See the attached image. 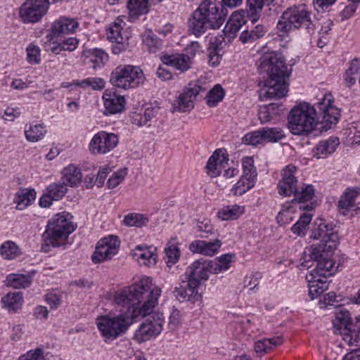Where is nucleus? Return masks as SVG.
Here are the masks:
<instances>
[{
  "instance_id": "1",
  "label": "nucleus",
  "mask_w": 360,
  "mask_h": 360,
  "mask_svg": "<svg viewBox=\"0 0 360 360\" xmlns=\"http://www.w3.org/2000/svg\"><path fill=\"white\" fill-rule=\"evenodd\" d=\"M152 285V279L144 276L115 292L114 302L122 308L120 309L122 313L114 317L101 316L97 326L104 338L115 339L122 335L136 318L144 317L153 311L162 290Z\"/></svg>"
},
{
  "instance_id": "2",
  "label": "nucleus",
  "mask_w": 360,
  "mask_h": 360,
  "mask_svg": "<svg viewBox=\"0 0 360 360\" xmlns=\"http://www.w3.org/2000/svg\"><path fill=\"white\" fill-rule=\"evenodd\" d=\"M334 229L335 226L333 224H326L323 219L315 221L311 238L320 240V243L311 247L309 254V259H304L300 264L302 267L309 268L311 266L309 264L311 260L316 262H317L316 272L321 275L324 274L323 271H328L334 267L335 262L331 257L339 240L338 235Z\"/></svg>"
},
{
  "instance_id": "3",
  "label": "nucleus",
  "mask_w": 360,
  "mask_h": 360,
  "mask_svg": "<svg viewBox=\"0 0 360 360\" xmlns=\"http://www.w3.org/2000/svg\"><path fill=\"white\" fill-rule=\"evenodd\" d=\"M257 65L260 73L268 75L266 86L274 90H288L291 69H288L281 53L274 51L264 52L257 60Z\"/></svg>"
},
{
  "instance_id": "4",
  "label": "nucleus",
  "mask_w": 360,
  "mask_h": 360,
  "mask_svg": "<svg viewBox=\"0 0 360 360\" xmlns=\"http://www.w3.org/2000/svg\"><path fill=\"white\" fill-rule=\"evenodd\" d=\"M287 119L288 127L292 134L304 135L312 131L319 117L314 106L302 103L290 110Z\"/></svg>"
},
{
  "instance_id": "5",
  "label": "nucleus",
  "mask_w": 360,
  "mask_h": 360,
  "mask_svg": "<svg viewBox=\"0 0 360 360\" xmlns=\"http://www.w3.org/2000/svg\"><path fill=\"white\" fill-rule=\"evenodd\" d=\"M304 29L307 33H314L316 25L311 19V13L304 4L288 8L277 23L278 30L288 32L291 30Z\"/></svg>"
},
{
  "instance_id": "6",
  "label": "nucleus",
  "mask_w": 360,
  "mask_h": 360,
  "mask_svg": "<svg viewBox=\"0 0 360 360\" xmlns=\"http://www.w3.org/2000/svg\"><path fill=\"white\" fill-rule=\"evenodd\" d=\"M146 78L143 70L138 66H119L112 72L110 83L120 89H136L143 84Z\"/></svg>"
},
{
  "instance_id": "7",
  "label": "nucleus",
  "mask_w": 360,
  "mask_h": 360,
  "mask_svg": "<svg viewBox=\"0 0 360 360\" xmlns=\"http://www.w3.org/2000/svg\"><path fill=\"white\" fill-rule=\"evenodd\" d=\"M335 333L342 336L343 340L349 345L358 342L360 334V316L353 322L347 310H340L335 314L333 321Z\"/></svg>"
},
{
  "instance_id": "8",
  "label": "nucleus",
  "mask_w": 360,
  "mask_h": 360,
  "mask_svg": "<svg viewBox=\"0 0 360 360\" xmlns=\"http://www.w3.org/2000/svg\"><path fill=\"white\" fill-rule=\"evenodd\" d=\"M73 216L67 212H63L54 215L49 221L46 227V236L58 240H65L76 226L72 221Z\"/></svg>"
},
{
  "instance_id": "9",
  "label": "nucleus",
  "mask_w": 360,
  "mask_h": 360,
  "mask_svg": "<svg viewBox=\"0 0 360 360\" xmlns=\"http://www.w3.org/2000/svg\"><path fill=\"white\" fill-rule=\"evenodd\" d=\"M205 18L211 29H219L227 15L226 8L219 0H203L196 9Z\"/></svg>"
},
{
  "instance_id": "10",
  "label": "nucleus",
  "mask_w": 360,
  "mask_h": 360,
  "mask_svg": "<svg viewBox=\"0 0 360 360\" xmlns=\"http://www.w3.org/2000/svg\"><path fill=\"white\" fill-rule=\"evenodd\" d=\"M143 322L134 333V340L139 342H146L153 338H155L162 330L165 317L162 313L158 312L152 315Z\"/></svg>"
},
{
  "instance_id": "11",
  "label": "nucleus",
  "mask_w": 360,
  "mask_h": 360,
  "mask_svg": "<svg viewBox=\"0 0 360 360\" xmlns=\"http://www.w3.org/2000/svg\"><path fill=\"white\" fill-rule=\"evenodd\" d=\"M120 246L119 237L115 235H109L100 239L96 246V249L91 255V260L94 264L104 262L110 260L117 254Z\"/></svg>"
},
{
  "instance_id": "12",
  "label": "nucleus",
  "mask_w": 360,
  "mask_h": 360,
  "mask_svg": "<svg viewBox=\"0 0 360 360\" xmlns=\"http://www.w3.org/2000/svg\"><path fill=\"white\" fill-rule=\"evenodd\" d=\"M49 2L46 0H26L19 8V16L24 23L39 22L47 13Z\"/></svg>"
},
{
  "instance_id": "13",
  "label": "nucleus",
  "mask_w": 360,
  "mask_h": 360,
  "mask_svg": "<svg viewBox=\"0 0 360 360\" xmlns=\"http://www.w3.org/2000/svg\"><path fill=\"white\" fill-rule=\"evenodd\" d=\"M119 143V137L114 133L101 131L90 141L89 148L91 153L105 154L114 149Z\"/></svg>"
},
{
  "instance_id": "14",
  "label": "nucleus",
  "mask_w": 360,
  "mask_h": 360,
  "mask_svg": "<svg viewBox=\"0 0 360 360\" xmlns=\"http://www.w3.org/2000/svg\"><path fill=\"white\" fill-rule=\"evenodd\" d=\"M78 26L79 23L75 19L60 17L52 23L49 32L46 36L47 41L51 42L66 34H72Z\"/></svg>"
},
{
  "instance_id": "15",
  "label": "nucleus",
  "mask_w": 360,
  "mask_h": 360,
  "mask_svg": "<svg viewBox=\"0 0 360 360\" xmlns=\"http://www.w3.org/2000/svg\"><path fill=\"white\" fill-rule=\"evenodd\" d=\"M317 108L320 112H317L319 120L318 119L316 120V125L318 122H320L325 130H328L336 125L340 117V110L339 108L331 105L330 100H328L327 104L325 103L324 101L319 102Z\"/></svg>"
},
{
  "instance_id": "16",
  "label": "nucleus",
  "mask_w": 360,
  "mask_h": 360,
  "mask_svg": "<svg viewBox=\"0 0 360 360\" xmlns=\"http://www.w3.org/2000/svg\"><path fill=\"white\" fill-rule=\"evenodd\" d=\"M188 281H182L179 287H176L173 293L176 298L180 302L190 301L195 302L201 298L198 292L199 282L195 279L187 278Z\"/></svg>"
},
{
  "instance_id": "17",
  "label": "nucleus",
  "mask_w": 360,
  "mask_h": 360,
  "mask_svg": "<svg viewBox=\"0 0 360 360\" xmlns=\"http://www.w3.org/2000/svg\"><path fill=\"white\" fill-rule=\"evenodd\" d=\"M296 167L289 165L282 171V179L279 181L277 188L278 193L283 196H290L297 188V179L295 176Z\"/></svg>"
},
{
  "instance_id": "18",
  "label": "nucleus",
  "mask_w": 360,
  "mask_h": 360,
  "mask_svg": "<svg viewBox=\"0 0 360 360\" xmlns=\"http://www.w3.org/2000/svg\"><path fill=\"white\" fill-rule=\"evenodd\" d=\"M212 274L211 260L203 259L194 261L186 269V278L195 279L200 285L201 281H207Z\"/></svg>"
},
{
  "instance_id": "19",
  "label": "nucleus",
  "mask_w": 360,
  "mask_h": 360,
  "mask_svg": "<svg viewBox=\"0 0 360 360\" xmlns=\"http://www.w3.org/2000/svg\"><path fill=\"white\" fill-rule=\"evenodd\" d=\"M221 245V240L218 238L210 240H195L189 244L188 249L193 253L212 257L218 252Z\"/></svg>"
},
{
  "instance_id": "20",
  "label": "nucleus",
  "mask_w": 360,
  "mask_h": 360,
  "mask_svg": "<svg viewBox=\"0 0 360 360\" xmlns=\"http://www.w3.org/2000/svg\"><path fill=\"white\" fill-rule=\"evenodd\" d=\"M229 158L227 154L223 149H217L212 156L208 159L206 165L207 174L213 177L220 175L221 170L228 164Z\"/></svg>"
},
{
  "instance_id": "21",
  "label": "nucleus",
  "mask_w": 360,
  "mask_h": 360,
  "mask_svg": "<svg viewBox=\"0 0 360 360\" xmlns=\"http://www.w3.org/2000/svg\"><path fill=\"white\" fill-rule=\"evenodd\" d=\"M117 91H105L103 95L105 115L122 112L125 109L126 100L123 96L117 95Z\"/></svg>"
},
{
  "instance_id": "22",
  "label": "nucleus",
  "mask_w": 360,
  "mask_h": 360,
  "mask_svg": "<svg viewBox=\"0 0 360 360\" xmlns=\"http://www.w3.org/2000/svg\"><path fill=\"white\" fill-rule=\"evenodd\" d=\"M333 267L331 268L330 270H326L323 271L324 274L323 275L319 274L316 272L317 271V266L316 268L309 274L306 276V279L309 283V295L311 297V300H314L315 297H319L320 295H321L325 290L328 289V284L326 281H323L321 280L320 278L316 279L315 274L319 276H323L326 277V273H329V274H331L330 273L333 271Z\"/></svg>"
},
{
  "instance_id": "23",
  "label": "nucleus",
  "mask_w": 360,
  "mask_h": 360,
  "mask_svg": "<svg viewBox=\"0 0 360 360\" xmlns=\"http://www.w3.org/2000/svg\"><path fill=\"white\" fill-rule=\"evenodd\" d=\"M105 82L99 77H89L84 79L72 80L71 82H64L61 84L63 89H91L92 90H101L105 87Z\"/></svg>"
},
{
  "instance_id": "24",
  "label": "nucleus",
  "mask_w": 360,
  "mask_h": 360,
  "mask_svg": "<svg viewBox=\"0 0 360 360\" xmlns=\"http://www.w3.org/2000/svg\"><path fill=\"white\" fill-rule=\"evenodd\" d=\"M245 22V11L243 10L233 12L222 31L224 37L229 39L234 37L236 33L239 31Z\"/></svg>"
},
{
  "instance_id": "25",
  "label": "nucleus",
  "mask_w": 360,
  "mask_h": 360,
  "mask_svg": "<svg viewBox=\"0 0 360 360\" xmlns=\"http://www.w3.org/2000/svg\"><path fill=\"white\" fill-rule=\"evenodd\" d=\"M158 111L159 107L150 105L139 112H133L130 115L131 124L138 127L146 126L157 116Z\"/></svg>"
},
{
  "instance_id": "26",
  "label": "nucleus",
  "mask_w": 360,
  "mask_h": 360,
  "mask_svg": "<svg viewBox=\"0 0 360 360\" xmlns=\"http://www.w3.org/2000/svg\"><path fill=\"white\" fill-rule=\"evenodd\" d=\"M339 145L340 140L337 136H330L328 139L322 140L314 149V156L317 158H324L334 153Z\"/></svg>"
},
{
  "instance_id": "27",
  "label": "nucleus",
  "mask_w": 360,
  "mask_h": 360,
  "mask_svg": "<svg viewBox=\"0 0 360 360\" xmlns=\"http://www.w3.org/2000/svg\"><path fill=\"white\" fill-rule=\"evenodd\" d=\"M162 61L181 72L188 70L191 64L190 57L185 54L166 55L162 57Z\"/></svg>"
},
{
  "instance_id": "28",
  "label": "nucleus",
  "mask_w": 360,
  "mask_h": 360,
  "mask_svg": "<svg viewBox=\"0 0 360 360\" xmlns=\"http://www.w3.org/2000/svg\"><path fill=\"white\" fill-rule=\"evenodd\" d=\"M225 44V38L222 35L216 37L214 41L211 42L207 50L210 65L217 66L219 64L222 56V49Z\"/></svg>"
},
{
  "instance_id": "29",
  "label": "nucleus",
  "mask_w": 360,
  "mask_h": 360,
  "mask_svg": "<svg viewBox=\"0 0 360 360\" xmlns=\"http://www.w3.org/2000/svg\"><path fill=\"white\" fill-rule=\"evenodd\" d=\"M194 91H184L172 103L171 111L185 112H189L194 108L192 96Z\"/></svg>"
},
{
  "instance_id": "30",
  "label": "nucleus",
  "mask_w": 360,
  "mask_h": 360,
  "mask_svg": "<svg viewBox=\"0 0 360 360\" xmlns=\"http://www.w3.org/2000/svg\"><path fill=\"white\" fill-rule=\"evenodd\" d=\"M84 56L85 63L91 64L94 69L103 66L108 60V55L100 49L87 50L84 52Z\"/></svg>"
},
{
  "instance_id": "31",
  "label": "nucleus",
  "mask_w": 360,
  "mask_h": 360,
  "mask_svg": "<svg viewBox=\"0 0 360 360\" xmlns=\"http://www.w3.org/2000/svg\"><path fill=\"white\" fill-rule=\"evenodd\" d=\"M188 27L192 33L196 37L201 36L208 27L210 28L207 20L198 10L193 12L191 18L189 19Z\"/></svg>"
},
{
  "instance_id": "32",
  "label": "nucleus",
  "mask_w": 360,
  "mask_h": 360,
  "mask_svg": "<svg viewBox=\"0 0 360 360\" xmlns=\"http://www.w3.org/2000/svg\"><path fill=\"white\" fill-rule=\"evenodd\" d=\"M36 198L34 189H20L15 194L13 202L16 204V209L23 210L32 204Z\"/></svg>"
},
{
  "instance_id": "33",
  "label": "nucleus",
  "mask_w": 360,
  "mask_h": 360,
  "mask_svg": "<svg viewBox=\"0 0 360 360\" xmlns=\"http://www.w3.org/2000/svg\"><path fill=\"white\" fill-rule=\"evenodd\" d=\"M34 274V271L30 274H11L6 277L7 285L16 289L28 288Z\"/></svg>"
},
{
  "instance_id": "34",
  "label": "nucleus",
  "mask_w": 360,
  "mask_h": 360,
  "mask_svg": "<svg viewBox=\"0 0 360 360\" xmlns=\"http://www.w3.org/2000/svg\"><path fill=\"white\" fill-rule=\"evenodd\" d=\"M274 0H246V11L248 15L252 22L258 20L264 5L271 4Z\"/></svg>"
},
{
  "instance_id": "35",
  "label": "nucleus",
  "mask_w": 360,
  "mask_h": 360,
  "mask_svg": "<svg viewBox=\"0 0 360 360\" xmlns=\"http://www.w3.org/2000/svg\"><path fill=\"white\" fill-rule=\"evenodd\" d=\"M62 174L65 181L63 183L70 187L76 186L80 184L82 178L80 169L72 164L65 167L62 171Z\"/></svg>"
},
{
  "instance_id": "36",
  "label": "nucleus",
  "mask_w": 360,
  "mask_h": 360,
  "mask_svg": "<svg viewBox=\"0 0 360 360\" xmlns=\"http://www.w3.org/2000/svg\"><path fill=\"white\" fill-rule=\"evenodd\" d=\"M283 343L282 338L280 336L271 338H264L258 340L255 343V351L258 356H262L269 352L273 347L281 345Z\"/></svg>"
},
{
  "instance_id": "37",
  "label": "nucleus",
  "mask_w": 360,
  "mask_h": 360,
  "mask_svg": "<svg viewBox=\"0 0 360 360\" xmlns=\"http://www.w3.org/2000/svg\"><path fill=\"white\" fill-rule=\"evenodd\" d=\"M151 247L137 245L135 248L134 255L137 257L138 261L143 265L150 266L156 264L157 255L151 250Z\"/></svg>"
},
{
  "instance_id": "38",
  "label": "nucleus",
  "mask_w": 360,
  "mask_h": 360,
  "mask_svg": "<svg viewBox=\"0 0 360 360\" xmlns=\"http://www.w3.org/2000/svg\"><path fill=\"white\" fill-rule=\"evenodd\" d=\"M360 193V188H347L345 193L340 197L338 202V207L342 212L343 214H346V212L352 207L354 206L355 198Z\"/></svg>"
},
{
  "instance_id": "39",
  "label": "nucleus",
  "mask_w": 360,
  "mask_h": 360,
  "mask_svg": "<svg viewBox=\"0 0 360 360\" xmlns=\"http://www.w3.org/2000/svg\"><path fill=\"white\" fill-rule=\"evenodd\" d=\"M266 32V28L262 25H257L252 30L243 31L239 37V40L243 44H251L262 38Z\"/></svg>"
},
{
  "instance_id": "40",
  "label": "nucleus",
  "mask_w": 360,
  "mask_h": 360,
  "mask_svg": "<svg viewBox=\"0 0 360 360\" xmlns=\"http://www.w3.org/2000/svg\"><path fill=\"white\" fill-rule=\"evenodd\" d=\"M22 302L23 297L21 292L8 293L1 299L4 307L12 312H15L20 309Z\"/></svg>"
},
{
  "instance_id": "41",
  "label": "nucleus",
  "mask_w": 360,
  "mask_h": 360,
  "mask_svg": "<svg viewBox=\"0 0 360 360\" xmlns=\"http://www.w3.org/2000/svg\"><path fill=\"white\" fill-rule=\"evenodd\" d=\"M127 8L129 17L136 18L148 12V0H128Z\"/></svg>"
},
{
  "instance_id": "42",
  "label": "nucleus",
  "mask_w": 360,
  "mask_h": 360,
  "mask_svg": "<svg viewBox=\"0 0 360 360\" xmlns=\"http://www.w3.org/2000/svg\"><path fill=\"white\" fill-rule=\"evenodd\" d=\"M234 258V254L227 253L217 257L214 260H211L212 274H217L228 270L231 263L233 262Z\"/></svg>"
},
{
  "instance_id": "43",
  "label": "nucleus",
  "mask_w": 360,
  "mask_h": 360,
  "mask_svg": "<svg viewBox=\"0 0 360 360\" xmlns=\"http://www.w3.org/2000/svg\"><path fill=\"white\" fill-rule=\"evenodd\" d=\"M123 21L117 18L116 20L110 25L106 30V37L108 40L111 42L122 44L123 37L122 35Z\"/></svg>"
},
{
  "instance_id": "44",
  "label": "nucleus",
  "mask_w": 360,
  "mask_h": 360,
  "mask_svg": "<svg viewBox=\"0 0 360 360\" xmlns=\"http://www.w3.org/2000/svg\"><path fill=\"white\" fill-rule=\"evenodd\" d=\"M315 189L311 184L304 185L300 190L297 188L292 193L294 198L291 200L292 203H302L311 200L314 196Z\"/></svg>"
},
{
  "instance_id": "45",
  "label": "nucleus",
  "mask_w": 360,
  "mask_h": 360,
  "mask_svg": "<svg viewBox=\"0 0 360 360\" xmlns=\"http://www.w3.org/2000/svg\"><path fill=\"white\" fill-rule=\"evenodd\" d=\"M0 255L4 259L11 260L19 257L21 255V251L15 243L7 240L1 244Z\"/></svg>"
},
{
  "instance_id": "46",
  "label": "nucleus",
  "mask_w": 360,
  "mask_h": 360,
  "mask_svg": "<svg viewBox=\"0 0 360 360\" xmlns=\"http://www.w3.org/2000/svg\"><path fill=\"white\" fill-rule=\"evenodd\" d=\"M244 212V207L238 205H228L218 212V216L222 220L237 219Z\"/></svg>"
},
{
  "instance_id": "47",
  "label": "nucleus",
  "mask_w": 360,
  "mask_h": 360,
  "mask_svg": "<svg viewBox=\"0 0 360 360\" xmlns=\"http://www.w3.org/2000/svg\"><path fill=\"white\" fill-rule=\"evenodd\" d=\"M256 179L242 176L233 186L231 192L234 195H242L255 186Z\"/></svg>"
},
{
  "instance_id": "48",
  "label": "nucleus",
  "mask_w": 360,
  "mask_h": 360,
  "mask_svg": "<svg viewBox=\"0 0 360 360\" xmlns=\"http://www.w3.org/2000/svg\"><path fill=\"white\" fill-rule=\"evenodd\" d=\"M311 217L310 214H302L299 220L292 226V232L297 236H304L311 221Z\"/></svg>"
},
{
  "instance_id": "49",
  "label": "nucleus",
  "mask_w": 360,
  "mask_h": 360,
  "mask_svg": "<svg viewBox=\"0 0 360 360\" xmlns=\"http://www.w3.org/2000/svg\"><path fill=\"white\" fill-rule=\"evenodd\" d=\"M46 132V131L42 124H30L29 128L25 129V136L28 141L37 142L44 138Z\"/></svg>"
},
{
  "instance_id": "50",
  "label": "nucleus",
  "mask_w": 360,
  "mask_h": 360,
  "mask_svg": "<svg viewBox=\"0 0 360 360\" xmlns=\"http://www.w3.org/2000/svg\"><path fill=\"white\" fill-rule=\"evenodd\" d=\"M149 221L148 217L143 214L130 213L124 216L123 223L128 226L142 227Z\"/></svg>"
},
{
  "instance_id": "51",
  "label": "nucleus",
  "mask_w": 360,
  "mask_h": 360,
  "mask_svg": "<svg viewBox=\"0 0 360 360\" xmlns=\"http://www.w3.org/2000/svg\"><path fill=\"white\" fill-rule=\"evenodd\" d=\"M262 131L264 141L278 142L285 137L283 131L280 127H264Z\"/></svg>"
},
{
  "instance_id": "52",
  "label": "nucleus",
  "mask_w": 360,
  "mask_h": 360,
  "mask_svg": "<svg viewBox=\"0 0 360 360\" xmlns=\"http://www.w3.org/2000/svg\"><path fill=\"white\" fill-rule=\"evenodd\" d=\"M54 200H60L68 191L65 183L50 184L46 189Z\"/></svg>"
},
{
  "instance_id": "53",
  "label": "nucleus",
  "mask_w": 360,
  "mask_h": 360,
  "mask_svg": "<svg viewBox=\"0 0 360 360\" xmlns=\"http://www.w3.org/2000/svg\"><path fill=\"white\" fill-rule=\"evenodd\" d=\"M27 60L30 64L37 65L41 62V49L34 44H30L26 48Z\"/></svg>"
},
{
  "instance_id": "54",
  "label": "nucleus",
  "mask_w": 360,
  "mask_h": 360,
  "mask_svg": "<svg viewBox=\"0 0 360 360\" xmlns=\"http://www.w3.org/2000/svg\"><path fill=\"white\" fill-rule=\"evenodd\" d=\"M263 136L262 129H259L246 134L243 138V143L247 145L257 146L264 141Z\"/></svg>"
},
{
  "instance_id": "55",
  "label": "nucleus",
  "mask_w": 360,
  "mask_h": 360,
  "mask_svg": "<svg viewBox=\"0 0 360 360\" xmlns=\"http://www.w3.org/2000/svg\"><path fill=\"white\" fill-rule=\"evenodd\" d=\"M243 174L242 176L257 179V172L254 166V160L252 157L247 156L242 161Z\"/></svg>"
},
{
  "instance_id": "56",
  "label": "nucleus",
  "mask_w": 360,
  "mask_h": 360,
  "mask_svg": "<svg viewBox=\"0 0 360 360\" xmlns=\"http://www.w3.org/2000/svg\"><path fill=\"white\" fill-rule=\"evenodd\" d=\"M165 252L167 259L166 263L168 266L176 264L179 261L180 257V250L176 245H171L167 247Z\"/></svg>"
},
{
  "instance_id": "57",
  "label": "nucleus",
  "mask_w": 360,
  "mask_h": 360,
  "mask_svg": "<svg viewBox=\"0 0 360 360\" xmlns=\"http://www.w3.org/2000/svg\"><path fill=\"white\" fill-rule=\"evenodd\" d=\"M143 43L148 47V51L152 53H155L162 46V41L152 34L145 36Z\"/></svg>"
},
{
  "instance_id": "58",
  "label": "nucleus",
  "mask_w": 360,
  "mask_h": 360,
  "mask_svg": "<svg viewBox=\"0 0 360 360\" xmlns=\"http://www.w3.org/2000/svg\"><path fill=\"white\" fill-rule=\"evenodd\" d=\"M224 96L225 91H208L205 96L206 103L210 108L215 107Z\"/></svg>"
},
{
  "instance_id": "59",
  "label": "nucleus",
  "mask_w": 360,
  "mask_h": 360,
  "mask_svg": "<svg viewBox=\"0 0 360 360\" xmlns=\"http://www.w3.org/2000/svg\"><path fill=\"white\" fill-rule=\"evenodd\" d=\"M127 174V169H120L115 172L108 180L107 185L109 188H114L118 186Z\"/></svg>"
},
{
  "instance_id": "60",
  "label": "nucleus",
  "mask_w": 360,
  "mask_h": 360,
  "mask_svg": "<svg viewBox=\"0 0 360 360\" xmlns=\"http://www.w3.org/2000/svg\"><path fill=\"white\" fill-rule=\"evenodd\" d=\"M46 236V232L42 235L44 243L41 244V250L44 252H49L51 250V247L57 248L60 247L63 243L59 242L56 238H49Z\"/></svg>"
},
{
  "instance_id": "61",
  "label": "nucleus",
  "mask_w": 360,
  "mask_h": 360,
  "mask_svg": "<svg viewBox=\"0 0 360 360\" xmlns=\"http://www.w3.org/2000/svg\"><path fill=\"white\" fill-rule=\"evenodd\" d=\"M288 91H259V99L261 101H268V100H280L281 98L286 96L287 93Z\"/></svg>"
},
{
  "instance_id": "62",
  "label": "nucleus",
  "mask_w": 360,
  "mask_h": 360,
  "mask_svg": "<svg viewBox=\"0 0 360 360\" xmlns=\"http://www.w3.org/2000/svg\"><path fill=\"white\" fill-rule=\"evenodd\" d=\"M262 278L260 273L247 275L244 278V287L249 288L250 290H254L259 285V280Z\"/></svg>"
},
{
  "instance_id": "63",
  "label": "nucleus",
  "mask_w": 360,
  "mask_h": 360,
  "mask_svg": "<svg viewBox=\"0 0 360 360\" xmlns=\"http://www.w3.org/2000/svg\"><path fill=\"white\" fill-rule=\"evenodd\" d=\"M269 108V107H266L264 105L260 107L259 110L258 117L262 124L270 122L277 114V112H271Z\"/></svg>"
},
{
  "instance_id": "64",
  "label": "nucleus",
  "mask_w": 360,
  "mask_h": 360,
  "mask_svg": "<svg viewBox=\"0 0 360 360\" xmlns=\"http://www.w3.org/2000/svg\"><path fill=\"white\" fill-rule=\"evenodd\" d=\"M43 358V349L37 348L34 351H29L25 354L21 355L18 360H41Z\"/></svg>"
}]
</instances>
